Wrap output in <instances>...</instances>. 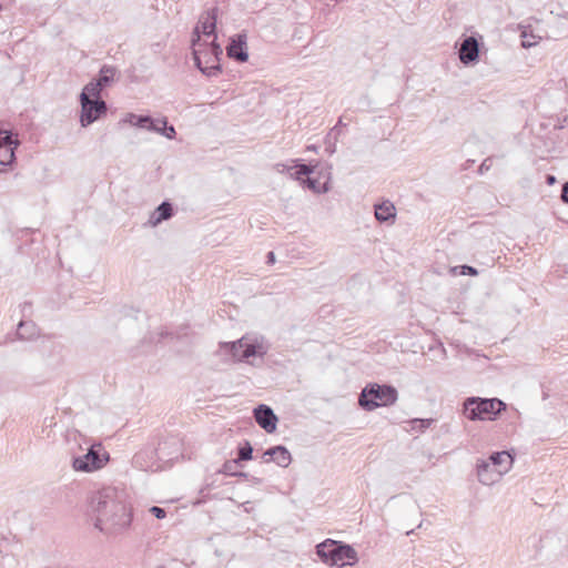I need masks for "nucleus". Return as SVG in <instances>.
I'll list each match as a JSON object with an SVG mask.
<instances>
[{
    "label": "nucleus",
    "mask_w": 568,
    "mask_h": 568,
    "mask_svg": "<svg viewBox=\"0 0 568 568\" xmlns=\"http://www.w3.org/2000/svg\"><path fill=\"white\" fill-rule=\"evenodd\" d=\"M89 507L95 516V528L104 534H118L131 525L132 514L122 489L103 487L93 491Z\"/></svg>",
    "instance_id": "1"
},
{
    "label": "nucleus",
    "mask_w": 568,
    "mask_h": 568,
    "mask_svg": "<svg viewBox=\"0 0 568 568\" xmlns=\"http://www.w3.org/2000/svg\"><path fill=\"white\" fill-rule=\"evenodd\" d=\"M275 169L278 173L287 172L291 179L298 181L301 185L316 194H323L329 191V178L321 183L317 178L311 176L315 172V166L302 163L298 159L292 160L291 163H277Z\"/></svg>",
    "instance_id": "2"
},
{
    "label": "nucleus",
    "mask_w": 568,
    "mask_h": 568,
    "mask_svg": "<svg viewBox=\"0 0 568 568\" xmlns=\"http://www.w3.org/2000/svg\"><path fill=\"white\" fill-rule=\"evenodd\" d=\"M316 554L328 566H353L358 561L357 552L347 544L326 539L316 546Z\"/></svg>",
    "instance_id": "3"
},
{
    "label": "nucleus",
    "mask_w": 568,
    "mask_h": 568,
    "mask_svg": "<svg viewBox=\"0 0 568 568\" xmlns=\"http://www.w3.org/2000/svg\"><path fill=\"white\" fill-rule=\"evenodd\" d=\"M397 389L392 385L367 384L361 392L358 404L367 412L381 406H390L397 400Z\"/></svg>",
    "instance_id": "4"
},
{
    "label": "nucleus",
    "mask_w": 568,
    "mask_h": 568,
    "mask_svg": "<svg viewBox=\"0 0 568 568\" xmlns=\"http://www.w3.org/2000/svg\"><path fill=\"white\" fill-rule=\"evenodd\" d=\"M505 409L506 404L501 399L468 397L464 402L463 412L464 415L470 420H493Z\"/></svg>",
    "instance_id": "5"
},
{
    "label": "nucleus",
    "mask_w": 568,
    "mask_h": 568,
    "mask_svg": "<svg viewBox=\"0 0 568 568\" xmlns=\"http://www.w3.org/2000/svg\"><path fill=\"white\" fill-rule=\"evenodd\" d=\"M220 347L227 351L233 358L245 361L250 357L263 356L266 353L265 347L256 338L243 336L235 342L220 343Z\"/></svg>",
    "instance_id": "6"
},
{
    "label": "nucleus",
    "mask_w": 568,
    "mask_h": 568,
    "mask_svg": "<svg viewBox=\"0 0 568 568\" xmlns=\"http://www.w3.org/2000/svg\"><path fill=\"white\" fill-rule=\"evenodd\" d=\"M109 454L102 445L94 444L84 455L73 457L72 467L77 471L91 473L101 469L109 462Z\"/></svg>",
    "instance_id": "7"
},
{
    "label": "nucleus",
    "mask_w": 568,
    "mask_h": 568,
    "mask_svg": "<svg viewBox=\"0 0 568 568\" xmlns=\"http://www.w3.org/2000/svg\"><path fill=\"white\" fill-rule=\"evenodd\" d=\"M81 115L80 123L83 128L89 126L102 115L106 114L108 105L102 99L80 98Z\"/></svg>",
    "instance_id": "8"
},
{
    "label": "nucleus",
    "mask_w": 568,
    "mask_h": 568,
    "mask_svg": "<svg viewBox=\"0 0 568 568\" xmlns=\"http://www.w3.org/2000/svg\"><path fill=\"white\" fill-rule=\"evenodd\" d=\"M20 142L12 132L0 130V171L16 160L14 151Z\"/></svg>",
    "instance_id": "9"
},
{
    "label": "nucleus",
    "mask_w": 568,
    "mask_h": 568,
    "mask_svg": "<svg viewBox=\"0 0 568 568\" xmlns=\"http://www.w3.org/2000/svg\"><path fill=\"white\" fill-rule=\"evenodd\" d=\"M192 55L194 60L195 67L201 71L202 74L206 77H217L222 72V67L220 63L215 64H203L204 60L202 58V39L199 37V28L192 33Z\"/></svg>",
    "instance_id": "10"
},
{
    "label": "nucleus",
    "mask_w": 568,
    "mask_h": 568,
    "mask_svg": "<svg viewBox=\"0 0 568 568\" xmlns=\"http://www.w3.org/2000/svg\"><path fill=\"white\" fill-rule=\"evenodd\" d=\"M246 39L245 33H237L231 37L226 45V54L230 59L240 63H244L248 60Z\"/></svg>",
    "instance_id": "11"
},
{
    "label": "nucleus",
    "mask_w": 568,
    "mask_h": 568,
    "mask_svg": "<svg viewBox=\"0 0 568 568\" xmlns=\"http://www.w3.org/2000/svg\"><path fill=\"white\" fill-rule=\"evenodd\" d=\"M253 414L257 425L266 433L272 434L276 430L278 418L270 406L260 404Z\"/></svg>",
    "instance_id": "12"
},
{
    "label": "nucleus",
    "mask_w": 568,
    "mask_h": 568,
    "mask_svg": "<svg viewBox=\"0 0 568 568\" xmlns=\"http://www.w3.org/2000/svg\"><path fill=\"white\" fill-rule=\"evenodd\" d=\"M476 475L477 479L480 484L486 486H491L498 483L504 476L501 471L496 467H494L486 459H478L476 464Z\"/></svg>",
    "instance_id": "13"
},
{
    "label": "nucleus",
    "mask_w": 568,
    "mask_h": 568,
    "mask_svg": "<svg viewBox=\"0 0 568 568\" xmlns=\"http://www.w3.org/2000/svg\"><path fill=\"white\" fill-rule=\"evenodd\" d=\"M458 55L459 60L466 65L477 62L479 59V43L477 39L473 36L466 37L460 43Z\"/></svg>",
    "instance_id": "14"
},
{
    "label": "nucleus",
    "mask_w": 568,
    "mask_h": 568,
    "mask_svg": "<svg viewBox=\"0 0 568 568\" xmlns=\"http://www.w3.org/2000/svg\"><path fill=\"white\" fill-rule=\"evenodd\" d=\"M217 11L219 9L216 7L211 8L210 10L205 11L199 19V22L196 27L194 28L193 32L199 28V37L201 38V34H204L206 37L216 36V20H217Z\"/></svg>",
    "instance_id": "15"
},
{
    "label": "nucleus",
    "mask_w": 568,
    "mask_h": 568,
    "mask_svg": "<svg viewBox=\"0 0 568 568\" xmlns=\"http://www.w3.org/2000/svg\"><path fill=\"white\" fill-rule=\"evenodd\" d=\"M122 122L129 123L140 129H145L151 132L159 131L155 119L150 115H136L134 113H128Z\"/></svg>",
    "instance_id": "16"
},
{
    "label": "nucleus",
    "mask_w": 568,
    "mask_h": 568,
    "mask_svg": "<svg viewBox=\"0 0 568 568\" xmlns=\"http://www.w3.org/2000/svg\"><path fill=\"white\" fill-rule=\"evenodd\" d=\"M487 460L497 469L499 468L503 475L509 471L514 463L513 456L506 450L493 453Z\"/></svg>",
    "instance_id": "17"
},
{
    "label": "nucleus",
    "mask_w": 568,
    "mask_h": 568,
    "mask_svg": "<svg viewBox=\"0 0 568 568\" xmlns=\"http://www.w3.org/2000/svg\"><path fill=\"white\" fill-rule=\"evenodd\" d=\"M375 217L381 223L394 221L396 217L394 204L388 200L375 204Z\"/></svg>",
    "instance_id": "18"
},
{
    "label": "nucleus",
    "mask_w": 568,
    "mask_h": 568,
    "mask_svg": "<svg viewBox=\"0 0 568 568\" xmlns=\"http://www.w3.org/2000/svg\"><path fill=\"white\" fill-rule=\"evenodd\" d=\"M173 215V205L169 201H163L155 210L152 216L154 225L169 220Z\"/></svg>",
    "instance_id": "19"
},
{
    "label": "nucleus",
    "mask_w": 568,
    "mask_h": 568,
    "mask_svg": "<svg viewBox=\"0 0 568 568\" xmlns=\"http://www.w3.org/2000/svg\"><path fill=\"white\" fill-rule=\"evenodd\" d=\"M116 71L115 67L104 64L100 69L98 78L94 80L100 83V87L105 89L114 81Z\"/></svg>",
    "instance_id": "20"
},
{
    "label": "nucleus",
    "mask_w": 568,
    "mask_h": 568,
    "mask_svg": "<svg viewBox=\"0 0 568 568\" xmlns=\"http://www.w3.org/2000/svg\"><path fill=\"white\" fill-rule=\"evenodd\" d=\"M272 462L276 463L280 467L286 468L292 462L291 453L285 446L277 445L275 446V454Z\"/></svg>",
    "instance_id": "21"
},
{
    "label": "nucleus",
    "mask_w": 568,
    "mask_h": 568,
    "mask_svg": "<svg viewBox=\"0 0 568 568\" xmlns=\"http://www.w3.org/2000/svg\"><path fill=\"white\" fill-rule=\"evenodd\" d=\"M103 89L104 88L100 87V83L93 79L84 85L82 92L80 93V98L101 99L100 94Z\"/></svg>",
    "instance_id": "22"
},
{
    "label": "nucleus",
    "mask_w": 568,
    "mask_h": 568,
    "mask_svg": "<svg viewBox=\"0 0 568 568\" xmlns=\"http://www.w3.org/2000/svg\"><path fill=\"white\" fill-rule=\"evenodd\" d=\"M37 334V326L33 322L21 321L17 328V335L20 339H30Z\"/></svg>",
    "instance_id": "23"
},
{
    "label": "nucleus",
    "mask_w": 568,
    "mask_h": 568,
    "mask_svg": "<svg viewBox=\"0 0 568 568\" xmlns=\"http://www.w3.org/2000/svg\"><path fill=\"white\" fill-rule=\"evenodd\" d=\"M155 122L158 124V130L154 131L155 133H159L170 140L175 138L176 131L172 124H169L168 119L165 116L161 119H155Z\"/></svg>",
    "instance_id": "24"
},
{
    "label": "nucleus",
    "mask_w": 568,
    "mask_h": 568,
    "mask_svg": "<svg viewBox=\"0 0 568 568\" xmlns=\"http://www.w3.org/2000/svg\"><path fill=\"white\" fill-rule=\"evenodd\" d=\"M446 357V351L442 343L436 342L434 345L428 346V359L439 363Z\"/></svg>",
    "instance_id": "25"
},
{
    "label": "nucleus",
    "mask_w": 568,
    "mask_h": 568,
    "mask_svg": "<svg viewBox=\"0 0 568 568\" xmlns=\"http://www.w3.org/2000/svg\"><path fill=\"white\" fill-rule=\"evenodd\" d=\"M252 454H253L252 445L250 444V442H244V444L240 445L237 448V458L236 459L239 460V463L244 462V460H250L253 457Z\"/></svg>",
    "instance_id": "26"
},
{
    "label": "nucleus",
    "mask_w": 568,
    "mask_h": 568,
    "mask_svg": "<svg viewBox=\"0 0 568 568\" xmlns=\"http://www.w3.org/2000/svg\"><path fill=\"white\" fill-rule=\"evenodd\" d=\"M237 465H239V460L237 459L227 460V462L224 463L222 471L224 474H226V475L241 476V477L247 478L248 474H246V473H237L235 470Z\"/></svg>",
    "instance_id": "27"
},
{
    "label": "nucleus",
    "mask_w": 568,
    "mask_h": 568,
    "mask_svg": "<svg viewBox=\"0 0 568 568\" xmlns=\"http://www.w3.org/2000/svg\"><path fill=\"white\" fill-rule=\"evenodd\" d=\"M207 48L210 51V54L214 58V61L216 63H220L221 55L223 54V50L221 45L216 42V36L212 40L211 43H207Z\"/></svg>",
    "instance_id": "28"
},
{
    "label": "nucleus",
    "mask_w": 568,
    "mask_h": 568,
    "mask_svg": "<svg viewBox=\"0 0 568 568\" xmlns=\"http://www.w3.org/2000/svg\"><path fill=\"white\" fill-rule=\"evenodd\" d=\"M409 428H405L407 432H417L423 433L424 428H426V419L425 418H416L407 423Z\"/></svg>",
    "instance_id": "29"
},
{
    "label": "nucleus",
    "mask_w": 568,
    "mask_h": 568,
    "mask_svg": "<svg viewBox=\"0 0 568 568\" xmlns=\"http://www.w3.org/2000/svg\"><path fill=\"white\" fill-rule=\"evenodd\" d=\"M201 49H202V58L204 60V63L207 65L215 64L216 62L214 61V58L210 54V51L207 48V42L202 41Z\"/></svg>",
    "instance_id": "30"
},
{
    "label": "nucleus",
    "mask_w": 568,
    "mask_h": 568,
    "mask_svg": "<svg viewBox=\"0 0 568 568\" xmlns=\"http://www.w3.org/2000/svg\"><path fill=\"white\" fill-rule=\"evenodd\" d=\"M150 513L158 519H163L166 516V511L164 508H161L159 506H152L150 508Z\"/></svg>",
    "instance_id": "31"
},
{
    "label": "nucleus",
    "mask_w": 568,
    "mask_h": 568,
    "mask_svg": "<svg viewBox=\"0 0 568 568\" xmlns=\"http://www.w3.org/2000/svg\"><path fill=\"white\" fill-rule=\"evenodd\" d=\"M462 274L463 275H470L476 276L478 274L477 268L470 266V265H463L462 266Z\"/></svg>",
    "instance_id": "32"
},
{
    "label": "nucleus",
    "mask_w": 568,
    "mask_h": 568,
    "mask_svg": "<svg viewBox=\"0 0 568 568\" xmlns=\"http://www.w3.org/2000/svg\"><path fill=\"white\" fill-rule=\"evenodd\" d=\"M449 424L443 423L439 425L438 430L434 434V437H440L449 433Z\"/></svg>",
    "instance_id": "33"
},
{
    "label": "nucleus",
    "mask_w": 568,
    "mask_h": 568,
    "mask_svg": "<svg viewBox=\"0 0 568 568\" xmlns=\"http://www.w3.org/2000/svg\"><path fill=\"white\" fill-rule=\"evenodd\" d=\"M274 454H275V446L267 448L263 453L262 457H263L264 462L270 463V462H272Z\"/></svg>",
    "instance_id": "34"
},
{
    "label": "nucleus",
    "mask_w": 568,
    "mask_h": 568,
    "mask_svg": "<svg viewBox=\"0 0 568 568\" xmlns=\"http://www.w3.org/2000/svg\"><path fill=\"white\" fill-rule=\"evenodd\" d=\"M561 200L564 203H567L568 204V182H565L562 184V189H561V195H560Z\"/></svg>",
    "instance_id": "35"
},
{
    "label": "nucleus",
    "mask_w": 568,
    "mask_h": 568,
    "mask_svg": "<svg viewBox=\"0 0 568 568\" xmlns=\"http://www.w3.org/2000/svg\"><path fill=\"white\" fill-rule=\"evenodd\" d=\"M266 263L267 264H274L275 263V254L274 252H268L266 255Z\"/></svg>",
    "instance_id": "36"
},
{
    "label": "nucleus",
    "mask_w": 568,
    "mask_h": 568,
    "mask_svg": "<svg viewBox=\"0 0 568 568\" xmlns=\"http://www.w3.org/2000/svg\"><path fill=\"white\" fill-rule=\"evenodd\" d=\"M427 425H428V429L434 432L437 427V420L428 418Z\"/></svg>",
    "instance_id": "37"
},
{
    "label": "nucleus",
    "mask_w": 568,
    "mask_h": 568,
    "mask_svg": "<svg viewBox=\"0 0 568 568\" xmlns=\"http://www.w3.org/2000/svg\"><path fill=\"white\" fill-rule=\"evenodd\" d=\"M489 161V159H486L479 166V171L480 173H484V171H487L489 170V165L487 164V162Z\"/></svg>",
    "instance_id": "38"
},
{
    "label": "nucleus",
    "mask_w": 568,
    "mask_h": 568,
    "mask_svg": "<svg viewBox=\"0 0 568 568\" xmlns=\"http://www.w3.org/2000/svg\"><path fill=\"white\" fill-rule=\"evenodd\" d=\"M546 182H547V184L552 185L556 183V178L554 175L548 174L546 176Z\"/></svg>",
    "instance_id": "39"
},
{
    "label": "nucleus",
    "mask_w": 568,
    "mask_h": 568,
    "mask_svg": "<svg viewBox=\"0 0 568 568\" xmlns=\"http://www.w3.org/2000/svg\"><path fill=\"white\" fill-rule=\"evenodd\" d=\"M534 44H536V42H535V41L523 40V47H524V48H530V47H532Z\"/></svg>",
    "instance_id": "40"
},
{
    "label": "nucleus",
    "mask_w": 568,
    "mask_h": 568,
    "mask_svg": "<svg viewBox=\"0 0 568 568\" xmlns=\"http://www.w3.org/2000/svg\"><path fill=\"white\" fill-rule=\"evenodd\" d=\"M250 478V480L254 484H261L262 483V479L261 478H257V477H254V476H250L247 477V479Z\"/></svg>",
    "instance_id": "41"
},
{
    "label": "nucleus",
    "mask_w": 568,
    "mask_h": 568,
    "mask_svg": "<svg viewBox=\"0 0 568 568\" xmlns=\"http://www.w3.org/2000/svg\"><path fill=\"white\" fill-rule=\"evenodd\" d=\"M307 150L316 152L317 151V146L316 145H308Z\"/></svg>",
    "instance_id": "42"
},
{
    "label": "nucleus",
    "mask_w": 568,
    "mask_h": 568,
    "mask_svg": "<svg viewBox=\"0 0 568 568\" xmlns=\"http://www.w3.org/2000/svg\"><path fill=\"white\" fill-rule=\"evenodd\" d=\"M337 125H343L342 119L338 120V124Z\"/></svg>",
    "instance_id": "43"
},
{
    "label": "nucleus",
    "mask_w": 568,
    "mask_h": 568,
    "mask_svg": "<svg viewBox=\"0 0 568 568\" xmlns=\"http://www.w3.org/2000/svg\"><path fill=\"white\" fill-rule=\"evenodd\" d=\"M155 568H165V567H164L163 565H160V566H158V567H155Z\"/></svg>",
    "instance_id": "44"
},
{
    "label": "nucleus",
    "mask_w": 568,
    "mask_h": 568,
    "mask_svg": "<svg viewBox=\"0 0 568 568\" xmlns=\"http://www.w3.org/2000/svg\"><path fill=\"white\" fill-rule=\"evenodd\" d=\"M2 9H3V7H2V4L0 3V12L2 11Z\"/></svg>",
    "instance_id": "45"
}]
</instances>
